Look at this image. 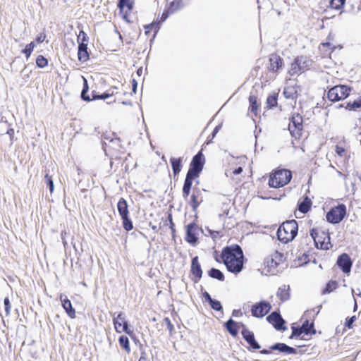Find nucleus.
Instances as JSON below:
<instances>
[{
    "label": "nucleus",
    "mask_w": 361,
    "mask_h": 361,
    "mask_svg": "<svg viewBox=\"0 0 361 361\" xmlns=\"http://www.w3.org/2000/svg\"><path fill=\"white\" fill-rule=\"evenodd\" d=\"M347 214L345 204L339 203L331 207L326 214V221L331 224H338L341 222Z\"/></svg>",
    "instance_id": "423d86ee"
},
{
    "label": "nucleus",
    "mask_w": 361,
    "mask_h": 361,
    "mask_svg": "<svg viewBox=\"0 0 361 361\" xmlns=\"http://www.w3.org/2000/svg\"><path fill=\"white\" fill-rule=\"evenodd\" d=\"M246 262L247 259L245 257V259H243L240 258L235 260L226 261L223 264L226 266L228 271L238 274L243 269L244 264Z\"/></svg>",
    "instance_id": "a211bd4d"
},
{
    "label": "nucleus",
    "mask_w": 361,
    "mask_h": 361,
    "mask_svg": "<svg viewBox=\"0 0 361 361\" xmlns=\"http://www.w3.org/2000/svg\"><path fill=\"white\" fill-rule=\"evenodd\" d=\"M190 274L192 276L191 280L195 283L199 282L202 277L203 271L199 262L198 256H195L191 259Z\"/></svg>",
    "instance_id": "f3484780"
},
{
    "label": "nucleus",
    "mask_w": 361,
    "mask_h": 361,
    "mask_svg": "<svg viewBox=\"0 0 361 361\" xmlns=\"http://www.w3.org/2000/svg\"><path fill=\"white\" fill-rule=\"evenodd\" d=\"M249 100V111L257 116L259 110V104L257 102V97L255 95L250 94L248 98Z\"/></svg>",
    "instance_id": "f704fd0d"
},
{
    "label": "nucleus",
    "mask_w": 361,
    "mask_h": 361,
    "mask_svg": "<svg viewBox=\"0 0 361 361\" xmlns=\"http://www.w3.org/2000/svg\"><path fill=\"white\" fill-rule=\"evenodd\" d=\"M300 326L302 329L304 336H312L317 332L314 328V322H310L308 319H306Z\"/></svg>",
    "instance_id": "c756f323"
},
{
    "label": "nucleus",
    "mask_w": 361,
    "mask_h": 361,
    "mask_svg": "<svg viewBox=\"0 0 361 361\" xmlns=\"http://www.w3.org/2000/svg\"><path fill=\"white\" fill-rule=\"evenodd\" d=\"M49 61L48 59L42 56L38 55L36 58V66L39 68H43L48 66Z\"/></svg>",
    "instance_id": "c03bdc74"
},
{
    "label": "nucleus",
    "mask_w": 361,
    "mask_h": 361,
    "mask_svg": "<svg viewBox=\"0 0 361 361\" xmlns=\"http://www.w3.org/2000/svg\"><path fill=\"white\" fill-rule=\"evenodd\" d=\"M273 351H278L283 355H297L299 352L297 348L291 347L284 343L277 342L270 345L269 349H262L259 353L263 355H269Z\"/></svg>",
    "instance_id": "9b49d317"
},
{
    "label": "nucleus",
    "mask_w": 361,
    "mask_h": 361,
    "mask_svg": "<svg viewBox=\"0 0 361 361\" xmlns=\"http://www.w3.org/2000/svg\"><path fill=\"white\" fill-rule=\"evenodd\" d=\"M267 321L272 324L273 327L280 331H284L287 329L286 322L283 319L279 311L271 312L266 318Z\"/></svg>",
    "instance_id": "4468645a"
},
{
    "label": "nucleus",
    "mask_w": 361,
    "mask_h": 361,
    "mask_svg": "<svg viewBox=\"0 0 361 361\" xmlns=\"http://www.w3.org/2000/svg\"><path fill=\"white\" fill-rule=\"evenodd\" d=\"M173 176H178L183 168V158L182 157H171L170 159Z\"/></svg>",
    "instance_id": "cd10ccee"
},
{
    "label": "nucleus",
    "mask_w": 361,
    "mask_h": 361,
    "mask_svg": "<svg viewBox=\"0 0 361 361\" xmlns=\"http://www.w3.org/2000/svg\"><path fill=\"white\" fill-rule=\"evenodd\" d=\"M207 274L210 278L216 279L219 281H224L225 280V276H224V273L221 270H219V269H216V268H214V267L211 268L207 271Z\"/></svg>",
    "instance_id": "c9c22d12"
},
{
    "label": "nucleus",
    "mask_w": 361,
    "mask_h": 361,
    "mask_svg": "<svg viewBox=\"0 0 361 361\" xmlns=\"http://www.w3.org/2000/svg\"><path fill=\"white\" fill-rule=\"evenodd\" d=\"M202 298L204 302H207L212 310L223 312V306L221 302L216 299L212 298L207 291L202 293Z\"/></svg>",
    "instance_id": "5701e85b"
},
{
    "label": "nucleus",
    "mask_w": 361,
    "mask_h": 361,
    "mask_svg": "<svg viewBox=\"0 0 361 361\" xmlns=\"http://www.w3.org/2000/svg\"><path fill=\"white\" fill-rule=\"evenodd\" d=\"M353 87L347 85H337L331 87L326 97L330 102H336L349 97Z\"/></svg>",
    "instance_id": "39448f33"
},
{
    "label": "nucleus",
    "mask_w": 361,
    "mask_h": 361,
    "mask_svg": "<svg viewBox=\"0 0 361 361\" xmlns=\"http://www.w3.org/2000/svg\"><path fill=\"white\" fill-rule=\"evenodd\" d=\"M82 78L83 85H82V91L80 93V98L82 101L89 102H91L92 97H90V96L88 94V92L90 90L88 82H87V80L84 76H82Z\"/></svg>",
    "instance_id": "473e14b6"
},
{
    "label": "nucleus",
    "mask_w": 361,
    "mask_h": 361,
    "mask_svg": "<svg viewBox=\"0 0 361 361\" xmlns=\"http://www.w3.org/2000/svg\"><path fill=\"white\" fill-rule=\"evenodd\" d=\"M314 63L310 57L305 55L296 56L290 64V68L288 73L290 76H293L299 72H303L305 70L311 68Z\"/></svg>",
    "instance_id": "20e7f679"
},
{
    "label": "nucleus",
    "mask_w": 361,
    "mask_h": 361,
    "mask_svg": "<svg viewBox=\"0 0 361 361\" xmlns=\"http://www.w3.org/2000/svg\"><path fill=\"white\" fill-rule=\"evenodd\" d=\"M118 343L123 349H124L127 353H130V343L129 339L128 336L125 335H122L118 338Z\"/></svg>",
    "instance_id": "79ce46f5"
},
{
    "label": "nucleus",
    "mask_w": 361,
    "mask_h": 361,
    "mask_svg": "<svg viewBox=\"0 0 361 361\" xmlns=\"http://www.w3.org/2000/svg\"><path fill=\"white\" fill-rule=\"evenodd\" d=\"M345 149L344 147H341V146H339V145H336V149H335V152L339 156V157H343L344 152H345Z\"/></svg>",
    "instance_id": "338daca9"
},
{
    "label": "nucleus",
    "mask_w": 361,
    "mask_h": 361,
    "mask_svg": "<svg viewBox=\"0 0 361 361\" xmlns=\"http://www.w3.org/2000/svg\"><path fill=\"white\" fill-rule=\"evenodd\" d=\"M182 0H173L172 1L167 8L171 13H174L179 10L181 7Z\"/></svg>",
    "instance_id": "49530a36"
},
{
    "label": "nucleus",
    "mask_w": 361,
    "mask_h": 361,
    "mask_svg": "<svg viewBox=\"0 0 361 361\" xmlns=\"http://www.w3.org/2000/svg\"><path fill=\"white\" fill-rule=\"evenodd\" d=\"M310 251H307V252H304L301 257H298V260H304L302 264H307L311 261V258H310Z\"/></svg>",
    "instance_id": "13d9d810"
},
{
    "label": "nucleus",
    "mask_w": 361,
    "mask_h": 361,
    "mask_svg": "<svg viewBox=\"0 0 361 361\" xmlns=\"http://www.w3.org/2000/svg\"><path fill=\"white\" fill-rule=\"evenodd\" d=\"M241 335L243 338L246 341V343L249 345L247 347V350L249 351H255L259 350L261 348V345L258 343V341L255 339L254 333L249 330L247 326L245 324H241Z\"/></svg>",
    "instance_id": "f8f14e48"
},
{
    "label": "nucleus",
    "mask_w": 361,
    "mask_h": 361,
    "mask_svg": "<svg viewBox=\"0 0 361 361\" xmlns=\"http://www.w3.org/2000/svg\"><path fill=\"white\" fill-rule=\"evenodd\" d=\"M204 164L205 157L202 151L198 152L192 158L182 188V196L184 200H187L189 195H190L192 185L194 180L200 177Z\"/></svg>",
    "instance_id": "f257e3e1"
},
{
    "label": "nucleus",
    "mask_w": 361,
    "mask_h": 361,
    "mask_svg": "<svg viewBox=\"0 0 361 361\" xmlns=\"http://www.w3.org/2000/svg\"><path fill=\"white\" fill-rule=\"evenodd\" d=\"M134 1L131 0H118L117 7L119 9V13H123L124 8L126 7L127 11L131 12L133 9Z\"/></svg>",
    "instance_id": "7c9ffc66"
},
{
    "label": "nucleus",
    "mask_w": 361,
    "mask_h": 361,
    "mask_svg": "<svg viewBox=\"0 0 361 361\" xmlns=\"http://www.w3.org/2000/svg\"><path fill=\"white\" fill-rule=\"evenodd\" d=\"M171 11L167 8V9H165L162 14H161V16L160 18V20H159V22H161V24L164 22L169 16V15L171 14Z\"/></svg>",
    "instance_id": "e2e57ef3"
},
{
    "label": "nucleus",
    "mask_w": 361,
    "mask_h": 361,
    "mask_svg": "<svg viewBox=\"0 0 361 361\" xmlns=\"http://www.w3.org/2000/svg\"><path fill=\"white\" fill-rule=\"evenodd\" d=\"M192 194L191 195L188 196L187 200H185L187 203L190 205L191 207L192 212H195V217L197 218V209L200 207V205L203 202V196L202 194V191H205L204 189L201 190L200 188L196 187L195 185L194 187L192 186Z\"/></svg>",
    "instance_id": "9d476101"
},
{
    "label": "nucleus",
    "mask_w": 361,
    "mask_h": 361,
    "mask_svg": "<svg viewBox=\"0 0 361 361\" xmlns=\"http://www.w3.org/2000/svg\"><path fill=\"white\" fill-rule=\"evenodd\" d=\"M302 329L300 326H295V324H291V334L289 336L290 339H302L305 340Z\"/></svg>",
    "instance_id": "2f4dec72"
},
{
    "label": "nucleus",
    "mask_w": 361,
    "mask_h": 361,
    "mask_svg": "<svg viewBox=\"0 0 361 361\" xmlns=\"http://www.w3.org/2000/svg\"><path fill=\"white\" fill-rule=\"evenodd\" d=\"M292 171L288 169H280L276 171L269 179L270 188H279L288 184L292 178Z\"/></svg>",
    "instance_id": "7ed1b4c3"
},
{
    "label": "nucleus",
    "mask_w": 361,
    "mask_h": 361,
    "mask_svg": "<svg viewBox=\"0 0 361 361\" xmlns=\"http://www.w3.org/2000/svg\"><path fill=\"white\" fill-rule=\"evenodd\" d=\"M205 230L213 239V240H215L217 238L221 236L220 231L212 230L209 227H205Z\"/></svg>",
    "instance_id": "5fc2aeb1"
},
{
    "label": "nucleus",
    "mask_w": 361,
    "mask_h": 361,
    "mask_svg": "<svg viewBox=\"0 0 361 361\" xmlns=\"http://www.w3.org/2000/svg\"><path fill=\"white\" fill-rule=\"evenodd\" d=\"M267 108L268 109H273L278 105V94L274 92L273 94L269 95L267 98Z\"/></svg>",
    "instance_id": "58836bf2"
},
{
    "label": "nucleus",
    "mask_w": 361,
    "mask_h": 361,
    "mask_svg": "<svg viewBox=\"0 0 361 361\" xmlns=\"http://www.w3.org/2000/svg\"><path fill=\"white\" fill-rule=\"evenodd\" d=\"M241 324L243 323L237 322L232 318H230L224 324V327L233 337H236L238 335L240 329H241Z\"/></svg>",
    "instance_id": "4be33fe9"
},
{
    "label": "nucleus",
    "mask_w": 361,
    "mask_h": 361,
    "mask_svg": "<svg viewBox=\"0 0 361 361\" xmlns=\"http://www.w3.org/2000/svg\"><path fill=\"white\" fill-rule=\"evenodd\" d=\"M46 38V34L44 32L39 33L37 35L35 38V43L37 42L38 44H40L43 42L45 40Z\"/></svg>",
    "instance_id": "0e129e2a"
},
{
    "label": "nucleus",
    "mask_w": 361,
    "mask_h": 361,
    "mask_svg": "<svg viewBox=\"0 0 361 361\" xmlns=\"http://www.w3.org/2000/svg\"><path fill=\"white\" fill-rule=\"evenodd\" d=\"M312 202L308 196H305L301 201H298L297 208L302 214H307L312 207Z\"/></svg>",
    "instance_id": "a878e982"
},
{
    "label": "nucleus",
    "mask_w": 361,
    "mask_h": 361,
    "mask_svg": "<svg viewBox=\"0 0 361 361\" xmlns=\"http://www.w3.org/2000/svg\"><path fill=\"white\" fill-rule=\"evenodd\" d=\"M271 305L267 300H261L255 302L251 307V314L256 318H262L267 315L271 310Z\"/></svg>",
    "instance_id": "ddd939ff"
},
{
    "label": "nucleus",
    "mask_w": 361,
    "mask_h": 361,
    "mask_svg": "<svg viewBox=\"0 0 361 361\" xmlns=\"http://www.w3.org/2000/svg\"><path fill=\"white\" fill-rule=\"evenodd\" d=\"M59 299L61 302V306L65 310L67 315L70 318L74 319L75 317V310L73 307L71 300L68 298V297L66 295L63 293L60 294Z\"/></svg>",
    "instance_id": "412c9836"
},
{
    "label": "nucleus",
    "mask_w": 361,
    "mask_h": 361,
    "mask_svg": "<svg viewBox=\"0 0 361 361\" xmlns=\"http://www.w3.org/2000/svg\"><path fill=\"white\" fill-rule=\"evenodd\" d=\"M144 28L145 30V34L146 35H149L150 33V30H154V35L152 38L150 40V42L152 43L154 39L156 37L157 34L158 33L159 30L161 28V22L159 21V20H154L151 23L147 24L144 25Z\"/></svg>",
    "instance_id": "393cba45"
},
{
    "label": "nucleus",
    "mask_w": 361,
    "mask_h": 361,
    "mask_svg": "<svg viewBox=\"0 0 361 361\" xmlns=\"http://www.w3.org/2000/svg\"><path fill=\"white\" fill-rule=\"evenodd\" d=\"M221 257L223 263L226 261L235 260L240 258L245 259L243 249L238 244L224 247L221 250Z\"/></svg>",
    "instance_id": "6e6552de"
},
{
    "label": "nucleus",
    "mask_w": 361,
    "mask_h": 361,
    "mask_svg": "<svg viewBox=\"0 0 361 361\" xmlns=\"http://www.w3.org/2000/svg\"><path fill=\"white\" fill-rule=\"evenodd\" d=\"M338 286V282L336 281L330 280L329 281L325 287L323 288L322 293V294H329L334 290H335Z\"/></svg>",
    "instance_id": "ea45409f"
},
{
    "label": "nucleus",
    "mask_w": 361,
    "mask_h": 361,
    "mask_svg": "<svg viewBox=\"0 0 361 361\" xmlns=\"http://www.w3.org/2000/svg\"><path fill=\"white\" fill-rule=\"evenodd\" d=\"M139 349L140 350V357L138 361H149L147 359V353L144 350L143 345L142 343H140Z\"/></svg>",
    "instance_id": "6e6d98bb"
},
{
    "label": "nucleus",
    "mask_w": 361,
    "mask_h": 361,
    "mask_svg": "<svg viewBox=\"0 0 361 361\" xmlns=\"http://www.w3.org/2000/svg\"><path fill=\"white\" fill-rule=\"evenodd\" d=\"M288 130L295 139H300L303 130V119L299 113H294L290 118Z\"/></svg>",
    "instance_id": "1a4fd4ad"
},
{
    "label": "nucleus",
    "mask_w": 361,
    "mask_h": 361,
    "mask_svg": "<svg viewBox=\"0 0 361 361\" xmlns=\"http://www.w3.org/2000/svg\"><path fill=\"white\" fill-rule=\"evenodd\" d=\"M290 286L283 285L279 288L276 296L279 298L281 302L287 301L290 299Z\"/></svg>",
    "instance_id": "c85d7f7f"
},
{
    "label": "nucleus",
    "mask_w": 361,
    "mask_h": 361,
    "mask_svg": "<svg viewBox=\"0 0 361 361\" xmlns=\"http://www.w3.org/2000/svg\"><path fill=\"white\" fill-rule=\"evenodd\" d=\"M330 239L331 238L329 234L326 235L324 231H322L321 235H319V238L316 239V242H314V244L317 249L328 250L332 247Z\"/></svg>",
    "instance_id": "aec40b11"
},
{
    "label": "nucleus",
    "mask_w": 361,
    "mask_h": 361,
    "mask_svg": "<svg viewBox=\"0 0 361 361\" xmlns=\"http://www.w3.org/2000/svg\"><path fill=\"white\" fill-rule=\"evenodd\" d=\"M357 319V317L355 315H353L350 317H348L346 319H345V324H344V326L345 327L348 328V329H352L353 328V323L355 322V320Z\"/></svg>",
    "instance_id": "864d4df0"
},
{
    "label": "nucleus",
    "mask_w": 361,
    "mask_h": 361,
    "mask_svg": "<svg viewBox=\"0 0 361 361\" xmlns=\"http://www.w3.org/2000/svg\"><path fill=\"white\" fill-rule=\"evenodd\" d=\"M285 98L295 99L298 97L297 91L293 87H285L283 92Z\"/></svg>",
    "instance_id": "a19ab883"
},
{
    "label": "nucleus",
    "mask_w": 361,
    "mask_h": 361,
    "mask_svg": "<svg viewBox=\"0 0 361 361\" xmlns=\"http://www.w3.org/2000/svg\"><path fill=\"white\" fill-rule=\"evenodd\" d=\"M336 265L344 274H349L353 266V261L348 253L343 252L338 257Z\"/></svg>",
    "instance_id": "dca6fc26"
},
{
    "label": "nucleus",
    "mask_w": 361,
    "mask_h": 361,
    "mask_svg": "<svg viewBox=\"0 0 361 361\" xmlns=\"http://www.w3.org/2000/svg\"><path fill=\"white\" fill-rule=\"evenodd\" d=\"M117 319L122 322V331L129 335L132 339H134L133 331L130 329L129 322L126 319L125 313L120 312L117 315Z\"/></svg>",
    "instance_id": "bb28decb"
},
{
    "label": "nucleus",
    "mask_w": 361,
    "mask_h": 361,
    "mask_svg": "<svg viewBox=\"0 0 361 361\" xmlns=\"http://www.w3.org/2000/svg\"><path fill=\"white\" fill-rule=\"evenodd\" d=\"M298 225L295 219L283 222L277 229L276 235L278 240L283 243L292 241L298 235Z\"/></svg>",
    "instance_id": "f03ea898"
},
{
    "label": "nucleus",
    "mask_w": 361,
    "mask_h": 361,
    "mask_svg": "<svg viewBox=\"0 0 361 361\" xmlns=\"http://www.w3.org/2000/svg\"><path fill=\"white\" fill-rule=\"evenodd\" d=\"M44 182L49 188L51 193L54 192V184L52 179V177L50 176L48 173H46L44 176Z\"/></svg>",
    "instance_id": "de8ad7c7"
},
{
    "label": "nucleus",
    "mask_w": 361,
    "mask_h": 361,
    "mask_svg": "<svg viewBox=\"0 0 361 361\" xmlns=\"http://www.w3.org/2000/svg\"><path fill=\"white\" fill-rule=\"evenodd\" d=\"M87 43L79 42L78 47V59L82 63H85L90 59Z\"/></svg>",
    "instance_id": "b1692460"
},
{
    "label": "nucleus",
    "mask_w": 361,
    "mask_h": 361,
    "mask_svg": "<svg viewBox=\"0 0 361 361\" xmlns=\"http://www.w3.org/2000/svg\"><path fill=\"white\" fill-rule=\"evenodd\" d=\"M35 47V43L34 41H32V42H30L29 44H27L25 46V47L21 50V53L25 54L26 58L28 59L31 56Z\"/></svg>",
    "instance_id": "37998d69"
},
{
    "label": "nucleus",
    "mask_w": 361,
    "mask_h": 361,
    "mask_svg": "<svg viewBox=\"0 0 361 361\" xmlns=\"http://www.w3.org/2000/svg\"><path fill=\"white\" fill-rule=\"evenodd\" d=\"M269 61L270 63L269 70L273 73H279L284 66L283 59L276 54H271Z\"/></svg>",
    "instance_id": "6ab92c4d"
},
{
    "label": "nucleus",
    "mask_w": 361,
    "mask_h": 361,
    "mask_svg": "<svg viewBox=\"0 0 361 361\" xmlns=\"http://www.w3.org/2000/svg\"><path fill=\"white\" fill-rule=\"evenodd\" d=\"M197 225L194 221L185 226V240L192 246H196L199 242L197 232Z\"/></svg>",
    "instance_id": "2eb2a0df"
},
{
    "label": "nucleus",
    "mask_w": 361,
    "mask_h": 361,
    "mask_svg": "<svg viewBox=\"0 0 361 361\" xmlns=\"http://www.w3.org/2000/svg\"><path fill=\"white\" fill-rule=\"evenodd\" d=\"M4 310L6 312V315L8 316L10 314L11 309V303L8 296H6L4 298Z\"/></svg>",
    "instance_id": "3c124183"
},
{
    "label": "nucleus",
    "mask_w": 361,
    "mask_h": 361,
    "mask_svg": "<svg viewBox=\"0 0 361 361\" xmlns=\"http://www.w3.org/2000/svg\"><path fill=\"white\" fill-rule=\"evenodd\" d=\"M118 212L122 220L124 230L130 231L133 228V224L129 216L128 204L126 199L121 197L117 203Z\"/></svg>",
    "instance_id": "0eeeda50"
},
{
    "label": "nucleus",
    "mask_w": 361,
    "mask_h": 361,
    "mask_svg": "<svg viewBox=\"0 0 361 361\" xmlns=\"http://www.w3.org/2000/svg\"><path fill=\"white\" fill-rule=\"evenodd\" d=\"M102 138L104 140H109L111 142H118L117 145L119 147H121V140L120 137L116 136V133L114 132L104 133L102 135Z\"/></svg>",
    "instance_id": "4c0bfd02"
},
{
    "label": "nucleus",
    "mask_w": 361,
    "mask_h": 361,
    "mask_svg": "<svg viewBox=\"0 0 361 361\" xmlns=\"http://www.w3.org/2000/svg\"><path fill=\"white\" fill-rule=\"evenodd\" d=\"M266 267L268 269V271L274 274V269L279 266L278 263L274 260L273 255L268 257L264 259V262Z\"/></svg>",
    "instance_id": "e433bc0d"
},
{
    "label": "nucleus",
    "mask_w": 361,
    "mask_h": 361,
    "mask_svg": "<svg viewBox=\"0 0 361 361\" xmlns=\"http://www.w3.org/2000/svg\"><path fill=\"white\" fill-rule=\"evenodd\" d=\"M89 40V37L86 32H85L82 30H81L79 32V35L78 37V43L79 42H83V43H87Z\"/></svg>",
    "instance_id": "603ef678"
},
{
    "label": "nucleus",
    "mask_w": 361,
    "mask_h": 361,
    "mask_svg": "<svg viewBox=\"0 0 361 361\" xmlns=\"http://www.w3.org/2000/svg\"><path fill=\"white\" fill-rule=\"evenodd\" d=\"M6 133L9 135L11 144H13V142L16 140V139H14V129L12 128H8L6 130Z\"/></svg>",
    "instance_id": "69168bd1"
},
{
    "label": "nucleus",
    "mask_w": 361,
    "mask_h": 361,
    "mask_svg": "<svg viewBox=\"0 0 361 361\" xmlns=\"http://www.w3.org/2000/svg\"><path fill=\"white\" fill-rule=\"evenodd\" d=\"M357 106L358 105L355 99L353 102H347L345 109L348 111H355L358 109Z\"/></svg>",
    "instance_id": "4d7b16f0"
},
{
    "label": "nucleus",
    "mask_w": 361,
    "mask_h": 361,
    "mask_svg": "<svg viewBox=\"0 0 361 361\" xmlns=\"http://www.w3.org/2000/svg\"><path fill=\"white\" fill-rule=\"evenodd\" d=\"M272 255L274 257V260L278 263L279 265L280 264L281 262H283L286 259L283 253L280 252L277 250H276Z\"/></svg>",
    "instance_id": "8fccbe9b"
},
{
    "label": "nucleus",
    "mask_w": 361,
    "mask_h": 361,
    "mask_svg": "<svg viewBox=\"0 0 361 361\" xmlns=\"http://www.w3.org/2000/svg\"><path fill=\"white\" fill-rule=\"evenodd\" d=\"M163 324L166 325L168 330L169 331L170 334H171L174 330V326L171 322L170 319L169 317H164L163 319Z\"/></svg>",
    "instance_id": "bf43d9fd"
},
{
    "label": "nucleus",
    "mask_w": 361,
    "mask_h": 361,
    "mask_svg": "<svg viewBox=\"0 0 361 361\" xmlns=\"http://www.w3.org/2000/svg\"><path fill=\"white\" fill-rule=\"evenodd\" d=\"M111 90L103 92L102 94H99L95 90H92L91 92L92 98L91 101L98 100V99H102L105 100L111 97H112L114 94V92L111 91L110 92Z\"/></svg>",
    "instance_id": "72a5a7b5"
},
{
    "label": "nucleus",
    "mask_w": 361,
    "mask_h": 361,
    "mask_svg": "<svg viewBox=\"0 0 361 361\" xmlns=\"http://www.w3.org/2000/svg\"><path fill=\"white\" fill-rule=\"evenodd\" d=\"M118 319H117V317H115L114 316L113 322H114V325L115 329H116V332L121 333V332H122V329L120 330L119 328L122 326L123 323H122L121 321L119 322Z\"/></svg>",
    "instance_id": "052dcab7"
},
{
    "label": "nucleus",
    "mask_w": 361,
    "mask_h": 361,
    "mask_svg": "<svg viewBox=\"0 0 361 361\" xmlns=\"http://www.w3.org/2000/svg\"><path fill=\"white\" fill-rule=\"evenodd\" d=\"M310 235L314 242H316V239L319 238V235H321V234L319 233L317 229L315 228L310 229Z\"/></svg>",
    "instance_id": "680f3d73"
},
{
    "label": "nucleus",
    "mask_w": 361,
    "mask_h": 361,
    "mask_svg": "<svg viewBox=\"0 0 361 361\" xmlns=\"http://www.w3.org/2000/svg\"><path fill=\"white\" fill-rule=\"evenodd\" d=\"M346 0H330L329 5L331 8L340 10L345 6Z\"/></svg>",
    "instance_id": "a18cd8bd"
},
{
    "label": "nucleus",
    "mask_w": 361,
    "mask_h": 361,
    "mask_svg": "<svg viewBox=\"0 0 361 361\" xmlns=\"http://www.w3.org/2000/svg\"><path fill=\"white\" fill-rule=\"evenodd\" d=\"M131 85H132V92H131V94H132L133 93H136L137 88V82L135 79H133L131 80Z\"/></svg>",
    "instance_id": "774afa93"
},
{
    "label": "nucleus",
    "mask_w": 361,
    "mask_h": 361,
    "mask_svg": "<svg viewBox=\"0 0 361 361\" xmlns=\"http://www.w3.org/2000/svg\"><path fill=\"white\" fill-rule=\"evenodd\" d=\"M221 128V124L217 125L216 126H215V128L212 130V133L210 134V135L207 138V140L206 142L207 144H209V143L212 142V140L216 137V134L219 133V131L220 130Z\"/></svg>",
    "instance_id": "09e8293b"
}]
</instances>
